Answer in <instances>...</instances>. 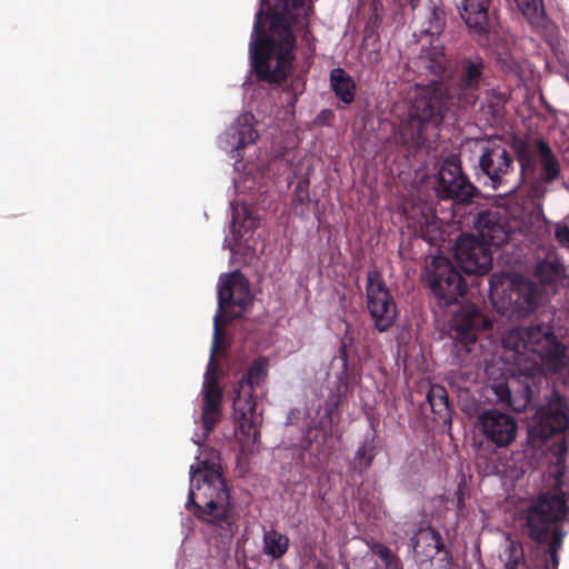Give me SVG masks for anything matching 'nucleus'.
I'll use <instances>...</instances> for the list:
<instances>
[{"label":"nucleus","instance_id":"nucleus-29","mask_svg":"<svg viewBox=\"0 0 569 569\" xmlns=\"http://www.w3.org/2000/svg\"><path fill=\"white\" fill-rule=\"evenodd\" d=\"M413 211H419L420 217L417 219L419 226V232L425 240L431 241L433 233L438 231L439 223L435 211L427 203L419 207H415Z\"/></svg>","mask_w":569,"mask_h":569},{"label":"nucleus","instance_id":"nucleus-24","mask_svg":"<svg viewBox=\"0 0 569 569\" xmlns=\"http://www.w3.org/2000/svg\"><path fill=\"white\" fill-rule=\"evenodd\" d=\"M330 87L341 102L345 104L353 102L356 96V83L345 69L335 68L331 70Z\"/></svg>","mask_w":569,"mask_h":569},{"label":"nucleus","instance_id":"nucleus-33","mask_svg":"<svg viewBox=\"0 0 569 569\" xmlns=\"http://www.w3.org/2000/svg\"><path fill=\"white\" fill-rule=\"evenodd\" d=\"M509 556L505 562V569H530L526 559L523 547L520 542L509 540Z\"/></svg>","mask_w":569,"mask_h":569},{"label":"nucleus","instance_id":"nucleus-38","mask_svg":"<svg viewBox=\"0 0 569 569\" xmlns=\"http://www.w3.org/2000/svg\"><path fill=\"white\" fill-rule=\"evenodd\" d=\"M369 548L372 553L381 558L382 561H386L392 555L391 550L381 542H371L369 543Z\"/></svg>","mask_w":569,"mask_h":569},{"label":"nucleus","instance_id":"nucleus-40","mask_svg":"<svg viewBox=\"0 0 569 569\" xmlns=\"http://www.w3.org/2000/svg\"><path fill=\"white\" fill-rule=\"evenodd\" d=\"M333 117L332 112L330 110H323L320 112L319 114V121L321 123H326L329 119H331Z\"/></svg>","mask_w":569,"mask_h":569},{"label":"nucleus","instance_id":"nucleus-20","mask_svg":"<svg viewBox=\"0 0 569 569\" xmlns=\"http://www.w3.org/2000/svg\"><path fill=\"white\" fill-rule=\"evenodd\" d=\"M461 17L475 34H487L490 28L489 8L491 0H458Z\"/></svg>","mask_w":569,"mask_h":569},{"label":"nucleus","instance_id":"nucleus-30","mask_svg":"<svg viewBox=\"0 0 569 569\" xmlns=\"http://www.w3.org/2000/svg\"><path fill=\"white\" fill-rule=\"evenodd\" d=\"M310 180L309 177H303L300 179L295 188L292 199H291V208L295 214L305 217L308 214L310 210Z\"/></svg>","mask_w":569,"mask_h":569},{"label":"nucleus","instance_id":"nucleus-4","mask_svg":"<svg viewBox=\"0 0 569 569\" xmlns=\"http://www.w3.org/2000/svg\"><path fill=\"white\" fill-rule=\"evenodd\" d=\"M190 473L186 508L222 539H231L238 529V513L222 473L206 461L196 470L191 467Z\"/></svg>","mask_w":569,"mask_h":569},{"label":"nucleus","instance_id":"nucleus-36","mask_svg":"<svg viewBox=\"0 0 569 569\" xmlns=\"http://www.w3.org/2000/svg\"><path fill=\"white\" fill-rule=\"evenodd\" d=\"M445 24V12L436 7H431L428 27L425 29V32L430 36H438L443 31Z\"/></svg>","mask_w":569,"mask_h":569},{"label":"nucleus","instance_id":"nucleus-9","mask_svg":"<svg viewBox=\"0 0 569 569\" xmlns=\"http://www.w3.org/2000/svg\"><path fill=\"white\" fill-rule=\"evenodd\" d=\"M429 288L440 307L458 302L467 291V283L460 271L443 257L437 256L427 268Z\"/></svg>","mask_w":569,"mask_h":569},{"label":"nucleus","instance_id":"nucleus-15","mask_svg":"<svg viewBox=\"0 0 569 569\" xmlns=\"http://www.w3.org/2000/svg\"><path fill=\"white\" fill-rule=\"evenodd\" d=\"M460 269L468 274H486L492 267V252L473 234H461L455 247Z\"/></svg>","mask_w":569,"mask_h":569},{"label":"nucleus","instance_id":"nucleus-16","mask_svg":"<svg viewBox=\"0 0 569 569\" xmlns=\"http://www.w3.org/2000/svg\"><path fill=\"white\" fill-rule=\"evenodd\" d=\"M515 153L500 144L482 148L479 168L489 178L493 189L507 184V176L515 171Z\"/></svg>","mask_w":569,"mask_h":569},{"label":"nucleus","instance_id":"nucleus-17","mask_svg":"<svg viewBox=\"0 0 569 569\" xmlns=\"http://www.w3.org/2000/svg\"><path fill=\"white\" fill-rule=\"evenodd\" d=\"M491 327V320L477 306H462L452 318L453 339L468 347L476 342L478 333Z\"/></svg>","mask_w":569,"mask_h":569},{"label":"nucleus","instance_id":"nucleus-14","mask_svg":"<svg viewBox=\"0 0 569 569\" xmlns=\"http://www.w3.org/2000/svg\"><path fill=\"white\" fill-rule=\"evenodd\" d=\"M251 302L250 288L240 271L220 277L218 287V310L238 318Z\"/></svg>","mask_w":569,"mask_h":569},{"label":"nucleus","instance_id":"nucleus-26","mask_svg":"<svg viewBox=\"0 0 569 569\" xmlns=\"http://www.w3.org/2000/svg\"><path fill=\"white\" fill-rule=\"evenodd\" d=\"M259 226V218L253 214L252 209L248 204H243L241 210L232 204L231 233L234 241L242 238V228L246 231H253Z\"/></svg>","mask_w":569,"mask_h":569},{"label":"nucleus","instance_id":"nucleus-1","mask_svg":"<svg viewBox=\"0 0 569 569\" xmlns=\"http://www.w3.org/2000/svg\"><path fill=\"white\" fill-rule=\"evenodd\" d=\"M503 347L513 352L512 360L520 371L521 381H496L491 390L498 402L513 411L522 412L528 406H536L543 398L548 400L538 413L540 421L538 435L548 439L565 431L569 426L567 403L556 391H549V380L543 369L549 372H560L569 365L566 346L556 335L542 325L519 327L509 330L502 339Z\"/></svg>","mask_w":569,"mask_h":569},{"label":"nucleus","instance_id":"nucleus-18","mask_svg":"<svg viewBox=\"0 0 569 569\" xmlns=\"http://www.w3.org/2000/svg\"><path fill=\"white\" fill-rule=\"evenodd\" d=\"M213 371V363L207 366L202 386L201 422L207 435L219 423L222 417V388Z\"/></svg>","mask_w":569,"mask_h":569},{"label":"nucleus","instance_id":"nucleus-3","mask_svg":"<svg viewBox=\"0 0 569 569\" xmlns=\"http://www.w3.org/2000/svg\"><path fill=\"white\" fill-rule=\"evenodd\" d=\"M306 0H261L250 39L251 66L259 81L280 83L293 69L292 27L307 17Z\"/></svg>","mask_w":569,"mask_h":569},{"label":"nucleus","instance_id":"nucleus-13","mask_svg":"<svg viewBox=\"0 0 569 569\" xmlns=\"http://www.w3.org/2000/svg\"><path fill=\"white\" fill-rule=\"evenodd\" d=\"M518 227L519 222L499 208L480 211L475 221L478 238L489 248L505 244Z\"/></svg>","mask_w":569,"mask_h":569},{"label":"nucleus","instance_id":"nucleus-10","mask_svg":"<svg viewBox=\"0 0 569 569\" xmlns=\"http://www.w3.org/2000/svg\"><path fill=\"white\" fill-rule=\"evenodd\" d=\"M366 299L375 329L379 332L388 331L396 323L398 308L378 270H370L367 273Z\"/></svg>","mask_w":569,"mask_h":569},{"label":"nucleus","instance_id":"nucleus-5","mask_svg":"<svg viewBox=\"0 0 569 569\" xmlns=\"http://www.w3.org/2000/svg\"><path fill=\"white\" fill-rule=\"evenodd\" d=\"M509 146L519 164L516 183L507 191H517L526 186L533 199H542L548 192V184L561 177V163L550 144L542 138L510 137Z\"/></svg>","mask_w":569,"mask_h":569},{"label":"nucleus","instance_id":"nucleus-7","mask_svg":"<svg viewBox=\"0 0 569 569\" xmlns=\"http://www.w3.org/2000/svg\"><path fill=\"white\" fill-rule=\"evenodd\" d=\"M489 298L500 315L520 319L536 310L540 292L532 281L501 271L490 277Z\"/></svg>","mask_w":569,"mask_h":569},{"label":"nucleus","instance_id":"nucleus-19","mask_svg":"<svg viewBox=\"0 0 569 569\" xmlns=\"http://www.w3.org/2000/svg\"><path fill=\"white\" fill-rule=\"evenodd\" d=\"M533 278L546 291L556 293L560 288L569 286V277L556 253L550 252L538 260L533 269Z\"/></svg>","mask_w":569,"mask_h":569},{"label":"nucleus","instance_id":"nucleus-22","mask_svg":"<svg viewBox=\"0 0 569 569\" xmlns=\"http://www.w3.org/2000/svg\"><path fill=\"white\" fill-rule=\"evenodd\" d=\"M253 116L243 113L237 118L227 132L228 142L234 150L244 149L258 139V132L253 127Z\"/></svg>","mask_w":569,"mask_h":569},{"label":"nucleus","instance_id":"nucleus-25","mask_svg":"<svg viewBox=\"0 0 569 569\" xmlns=\"http://www.w3.org/2000/svg\"><path fill=\"white\" fill-rule=\"evenodd\" d=\"M421 60L423 67L436 77V79L431 81H443L445 77H447V73L452 68L441 47L429 48L421 56Z\"/></svg>","mask_w":569,"mask_h":569},{"label":"nucleus","instance_id":"nucleus-11","mask_svg":"<svg viewBox=\"0 0 569 569\" xmlns=\"http://www.w3.org/2000/svg\"><path fill=\"white\" fill-rule=\"evenodd\" d=\"M435 190L441 200L457 203H470L479 194V190L462 172L460 158L456 154H450L441 163Z\"/></svg>","mask_w":569,"mask_h":569},{"label":"nucleus","instance_id":"nucleus-23","mask_svg":"<svg viewBox=\"0 0 569 569\" xmlns=\"http://www.w3.org/2000/svg\"><path fill=\"white\" fill-rule=\"evenodd\" d=\"M290 548L288 535L276 528H263L262 530V553L273 561L282 559Z\"/></svg>","mask_w":569,"mask_h":569},{"label":"nucleus","instance_id":"nucleus-12","mask_svg":"<svg viewBox=\"0 0 569 569\" xmlns=\"http://www.w3.org/2000/svg\"><path fill=\"white\" fill-rule=\"evenodd\" d=\"M477 428L483 437L481 443L495 450L509 447L518 433L517 420L498 409L481 411L477 418Z\"/></svg>","mask_w":569,"mask_h":569},{"label":"nucleus","instance_id":"nucleus-42","mask_svg":"<svg viewBox=\"0 0 569 569\" xmlns=\"http://www.w3.org/2000/svg\"><path fill=\"white\" fill-rule=\"evenodd\" d=\"M419 0H409V3L412 8H416L417 4H418Z\"/></svg>","mask_w":569,"mask_h":569},{"label":"nucleus","instance_id":"nucleus-8","mask_svg":"<svg viewBox=\"0 0 569 569\" xmlns=\"http://www.w3.org/2000/svg\"><path fill=\"white\" fill-rule=\"evenodd\" d=\"M268 365L267 358H257L239 381V389L236 391L233 400L234 420L243 448L253 446L260 437L256 413L257 403L252 389L264 381L268 375Z\"/></svg>","mask_w":569,"mask_h":569},{"label":"nucleus","instance_id":"nucleus-28","mask_svg":"<svg viewBox=\"0 0 569 569\" xmlns=\"http://www.w3.org/2000/svg\"><path fill=\"white\" fill-rule=\"evenodd\" d=\"M427 401L429 402L432 412L440 419H450L448 395L443 387L439 385L431 386L427 395Z\"/></svg>","mask_w":569,"mask_h":569},{"label":"nucleus","instance_id":"nucleus-34","mask_svg":"<svg viewBox=\"0 0 569 569\" xmlns=\"http://www.w3.org/2000/svg\"><path fill=\"white\" fill-rule=\"evenodd\" d=\"M339 360L341 361V372L338 377V392L342 393L348 390L349 386V363H348V352L347 346L342 343L339 348Z\"/></svg>","mask_w":569,"mask_h":569},{"label":"nucleus","instance_id":"nucleus-31","mask_svg":"<svg viewBox=\"0 0 569 569\" xmlns=\"http://www.w3.org/2000/svg\"><path fill=\"white\" fill-rule=\"evenodd\" d=\"M375 438L366 439L363 443L358 448L353 459V469L360 473L367 471L372 465L375 459Z\"/></svg>","mask_w":569,"mask_h":569},{"label":"nucleus","instance_id":"nucleus-27","mask_svg":"<svg viewBox=\"0 0 569 569\" xmlns=\"http://www.w3.org/2000/svg\"><path fill=\"white\" fill-rule=\"evenodd\" d=\"M228 318L230 319L229 315H227L224 312H220L219 310L217 311V313L213 318V337H212L210 359H209L208 366H211V363H213V371H216V372H219V370H220L216 355L220 351H223V349H224V343H223L224 331H223L222 327L228 321Z\"/></svg>","mask_w":569,"mask_h":569},{"label":"nucleus","instance_id":"nucleus-41","mask_svg":"<svg viewBox=\"0 0 569 569\" xmlns=\"http://www.w3.org/2000/svg\"><path fill=\"white\" fill-rule=\"evenodd\" d=\"M303 86H305V83H303V82H301V83H300V81H299V80H297V88L295 89V94H297V93H299V94H300V93H302V91H303Z\"/></svg>","mask_w":569,"mask_h":569},{"label":"nucleus","instance_id":"nucleus-37","mask_svg":"<svg viewBox=\"0 0 569 569\" xmlns=\"http://www.w3.org/2000/svg\"><path fill=\"white\" fill-rule=\"evenodd\" d=\"M555 237L561 247L569 249V227L565 223H557Z\"/></svg>","mask_w":569,"mask_h":569},{"label":"nucleus","instance_id":"nucleus-35","mask_svg":"<svg viewBox=\"0 0 569 569\" xmlns=\"http://www.w3.org/2000/svg\"><path fill=\"white\" fill-rule=\"evenodd\" d=\"M338 401L327 402L323 409V415L320 418L317 428L323 432V437L327 438L332 432L333 426V412L338 408Z\"/></svg>","mask_w":569,"mask_h":569},{"label":"nucleus","instance_id":"nucleus-39","mask_svg":"<svg viewBox=\"0 0 569 569\" xmlns=\"http://www.w3.org/2000/svg\"><path fill=\"white\" fill-rule=\"evenodd\" d=\"M385 562L386 569H403L402 562L396 555H391Z\"/></svg>","mask_w":569,"mask_h":569},{"label":"nucleus","instance_id":"nucleus-2","mask_svg":"<svg viewBox=\"0 0 569 569\" xmlns=\"http://www.w3.org/2000/svg\"><path fill=\"white\" fill-rule=\"evenodd\" d=\"M486 62L478 54L459 59L443 81L417 84L408 120L400 139L409 147L420 148L427 141L428 126L438 128L449 114L476 104L485 82Z\"/></svg>","mask_w":569,"mask_h":569},{"label":"nucleus","instance_id":"nucleus-21","mask_svg":"<svg viewBox=\"0 0 569 569\" xmlns=\"http://www.w3.org/2000/svg\"><path fill=\"white\" fill-rule=\"evenodd\" d=\"M411 541L413 556L418 562L432 559L445 547L440 533L430 527L420 529Z\"/></svg>","mask_w":569,"mask_h":569},{"label":"nucleus","instance_id":"nucleus-6","mask_svg":"<svg viewBox=\"0 0 569 569\" xmlns=\"http://www.w3.org/2000/svg\"><path fill=\"white\" fill-rule=\"evenodd\" d=\"M568 506L562 491L541 493L526 512L528 536L538 545L547 546L541 559L542 569H558L559 550L566 532L562 529Z\"/></svg>","mask_w":569,"mask_h":569},{"label":"nucleus","instance_id":"nucleus-32","mask_svg":"<svg viewBox=\"0 0 569 569\" xmlns=\"http://www.w3.org/2000/svg\"><path fill=\"white\" fill-rule=\"evenodd\" d=\"M520 10V12L523 14V17L531 23V24H539L543 17H545V10L542 0H513Z\"/></svg>","mask_w":569,"mask_h":569}]
</instances>
